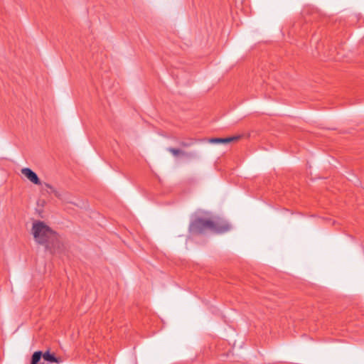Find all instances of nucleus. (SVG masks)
Instances as JSON below:
<instances>
[{
    "label": "nucleus",
    "mask_w": 364,
    "mask_h": 364,
    "mask_svg": "<svg viewBox=\"0 0 364 364\" xmlns=\"http://www.w3.org/2000/svg\"><path fill=\"white\" fill-rule=\"evenodd\" d=\"M167 151L170 152L174 157L183 156L188 158H193L195 156V154L193 152H187L177 148L169 147L167 149Z\"/></svg>",
    "instance_id": "nucleus-5"
},
{
    "label": "nucleus",
    "mask_w": 364,
    "mask_h": 364,
    "mask_svg": "<svg viewBox=\"0 0 364 364\" xmlns=\"http://www.w3.org/2000/svg\"><path fill=\"white\" fill-rule=\"evenodd\" d=\"M230 230V225L218 218L196 216L189 225L188 230L191 235H203L207 230L214 233H223Z\"/></svg>",
    "instance_id": "nucleus-1"
},
{
    "label": "nucleus",
    "mask_w": 364,
    "mask_h": 364,
    "mask_svg": "<svg viewBox=\"0 0 364 364\" xmlns=\"http://www.w3.org/2000/svg\"><path fill=\"white\" fill-rule=\"evenodd\" d=\"M43 358L44 360L50 363H60V358H56L53 354L50 353L49 351H46V353H43Z\"/></svg>",
    "instance_id": "nucleus-6"
},
{
    "label": "nucleus",
    "mask_w": 364,
    "mask_h": 364,
    "mask_svg": "<svg viewBox=\"0 0 364 364\" xmlns=\"http://www.w3.org/2000/svg\"><path fill=\"white\" fill-rule=\"evenodd\" d=\"M53 194L62 200H67L68 193L64 191L53 190Z\"/></svg>",
    "instance_id": "nucleus-8"
},
{
    "label": "nucleus",
    "mask_w": 364,
    "mask_h": 364,
    "mask_svg": "<svg viewBox=\"0 0 364 364\" xmlns=\"http://www.w3.org/2000/svg\"><path fill=\"white\" fill-rule=\"evenodd\" d=\"M241 137V135H235L226 138H210L208 139V141L211 144H228L232 141H237L240 139Z\"/></svg>",
    "instance_id": "nucleus-4"
},
{
    "label": "nucleus",
    "mask_w": 364,
    "mask_h": 364,
    "mask_svg": "<svg viewBox=\"0 0 364 364\" xmlns=\"http://www.w3.org/2000/svg\"><path fill=\"white\" fill-rule=\"evenodd\" d=\"M41 358H43V353L41 351H36L31 357V364H38Z\"/></svg>",
    "instance_id": "nucleus-7"
},
{
    "label": "nucleus",
    "mask_w": 364,
    "mask_h": 364,
    "mask_svg": "<svg viewBox=\"0 0 364 364\" xmlns=\"http://www.w3.org/2000/svg\"><path fill=\"white\" fill-rule=\"evenodd\" d=\"M21 173L24 175L31 182L36 185H41V181L37 174L29 168H23Z\"/></svg>",
    "instance_id": "nucleus-3"
},
{
    "label": "nucleus",
    "mask_w": 364,
    "mask_h": 364,
    "mask_svg": "<svg viewBox=\"0 0 364 364\" xmlns=\"http://www.w3.org/2000/svg\"><path fill=\"white\" fill-rule=\"evenodd\" d=\"M194 142H195V139H190L189 141H181L179 143V144L182 147H188V146H192L194 144Z\"/></svg>",
    "instance_id": "nucleus-9"
},
{
    "label": "nucleus",
    "mask_w": 364,
    "mask_h": 364,
    "mask_svg": "<svg viewBox=\"0 0 364 364\" xmlns=\"http://www.w3.org/2000/svg\"><path fill=\"white\" fill-rule=\"evenodd\" d=\"M31 233L35 241L38 244L45 245L48 250H51L58 240V234L44 222L40 220L33 223Z\"/></svg>",
    "instance_id": "nucleus-2"
},
{
    "label": "nucleus",
    "mask_w": 364,
    "mask_h": 364,
    "mask_svg": "<svg viewBox=\"0 0 364 364\" xmlns=\"http://www.w3.org/2000/svg\"><path fill=\"white\" fill-rule=\"evenodd\" d=\"M44 186H45V187L48 188L50 191V193H53V190H56L53 186H51L49 183H45Z\"/></svg>",
    "instance_id": "nucleus-10"
}]
</instances>
